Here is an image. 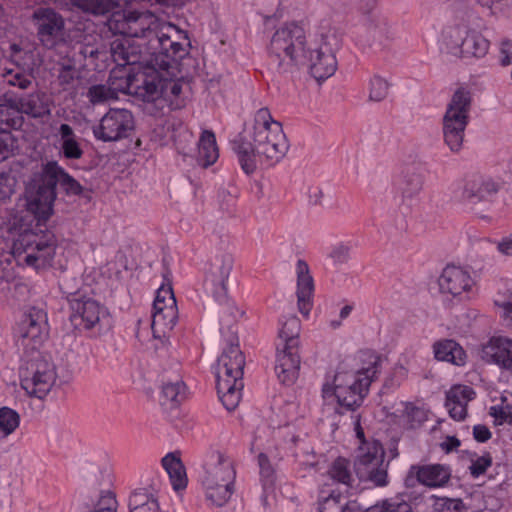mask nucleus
I'll use <instances>...</instances> for the list:
<instances>
[{"instance_id":"f257e3e1","label":"nucleus","mask_w":512,"mask_h":512,"mask_svg":"<svg viewBox=\"0 0 512 512\" xmlns=\"http://www.w3.org/2000/svg\"><path fill=\"white\" fill-rule=\"evenodd\" d=\"M109 28L120 35L111 43V56L117 65L156 61L160 68L169 69L188 54L187 33L148 11L114 14Z\"/></svg>"},{"instance_id":"f03ea898","label":"nucleus","mask_w":512,"mask_h":512,"mask_svg":"<svg viewBox=\"0 0 512 512\" xmlns=\"http://www.w3.org/2000/svg\"><path fill=\"white\" fill-rule=\"evenodd\" d=\"M339 45L340 37L334 29H323L308 39L301 25L289 22L274 32L269 50L280 61L288 59L295 65H307L310 74L322 81L337 69L335 51Z\"/></svg>"},{"instance_id":"7ed1b4c3","label":"nucleus","mask_w":512,"mask_h":512,"mask_svg":"<svg viewBox=\"0 0 512 512\" xmlns=\"http://www.w3.org/2000/svg\"><path fill=\"white\" fill-rule=\"evenodd\" d=\"M353 362H342L333 374L325 376L322 385L324 406L338 414L362 405L370 384L380 373L382 360L375 352L362 351Z\"/></svg>"},{"instance_id":"20e7f679","label":"nucleus","mask_w":512,"mask_h":512,"mask_svg":"<svg viewBox=\"0 0 512 512\" xmlns=\"http://www.w3.org/2000/svg\"><path fill=\"white\" fill-rule=\"evenodd\" d=\"M288 149L282 124L272 118L268 108H260L254 115L249 139L241 140L235 151L242 170L249 175L258 167L275 165Z\"/></svg>"},{"instance_id":"39448f33","label":"nucleus","mask_w":512,"mask_h":512,"mask_svg":"<svg viewBox=\"0 0 512 512\" xmlns=\"http://www.w3.org/2000/svg\"><path fill=\"white\" fill-rule=\"evenodd\" d=\"M8 238L10 252L20 265L41 269L50 265L55 256L56 239L50 231L12 226Z\"/></svg>"},{"instance_id":"423d86ee","label":"nucleus","mask_w":512,"mask_h":512,"mask_svg":"<svg viewBox=\"0 0 512 512\" xmlns=\"http://www.w3.org/2000/svg\"><path fill=\"white\" fill-rule=\"evenodd\" d=\"M236 470L232 459L213 452L204 466L201 487L206 501L215 507L225 506L235 493Z\"/></svg>"},{"instance_id":"0eeeda50","label":"nucleus","mask_w":512,"mask_h":512,"mask_svg":"<svg viewBox=\"0 0 512 512\" xmlns=\"http://www.w3.org/2000/svg\"><path fill=\"white\" fill-rule=\"evenodd\" d=\"M245 358L238 344H231L224 349L216 366V387L224 407L232 411L242 398L243 370Z\"/></svg>"},{"instance_id":"6e6552de","label":"nucleus","mask_w":512,"mask_h":512,"mask_svg":"<svg viewBox=\"0 0 512 512\" xmlns=\"http://www.w3.org/2000/svg\"><path fill=\"white\" fill-rule=\"evenodd\" d=\"M357 436L362 441L354 461V471L361 481H369L375 486L383 487L388 484L385 452L380 442H366L364 433L357 423Z\"/></svg>"},{"instance_id":"1a4fd4ad","label":"nucleus","mask_w":512,"mask_h":512,"mask_svg":"<svg viewBox=\"0 0 512 512\" xmlns=\"http://www.w3.org/2000/svg\"><path fill=\"white\" fill-rule=\"evenodd\" d=\"M470 108V92L465 88L457 89L443 117L444 141L453 152L459 151L462 147L465 129L469 122Z\"/></svg>"},{"instance_id":"9d476101","label":"nucleus","mask_w":512,"mask_h":512,"mask_svg":"<svg viewBox=\"0 0 512 512\" xmlns=\"http://www.w3.org/2000/svg\"><path fill=\"white\" fill-rule=\"evenodd\" d=\"M442 43L451 54L463 58H483L490 48V41L480 31L467 26L444 29Z\"/></svg>"},{"instance_id":"9b49d317","label":"nucleus","mask_w":512,"mask_h":512,"mask_svg":"<svg viewBox=\"0 0 512 512\" xmlns=\"http://www.w3.org/2000/svg\"><path fill=\"white\" fill-rule=\"evenodd\" d=\"M151 63L143 64H124L125 66H131L132 68L126 73L125 76L117 78H109L110 87H120L117 89L118 93L134 94L143 101L149 102L151 99L157 97V90L155 85L152 83V79L149 78L148 67Z\"/></svg>"},{"instance_id":"f8f14e48","label":"nucleus","mask_w":512,"mask_h":512,"mask_svg":"<svg viewBox=\"0 0 512 512\" xmlns=\"http://www.w3.org/2000/svg\"><path fill=\"white\" fill-rule=\"evenodd\" d=\"M68 296L71 315L70 320L77 328L92 329L103 322H108L109 314L96 300L71 291H64Z\"/></svg>"},{"instance_id":"ddd939ff","label":"nucleus","mask_w":512,"mask_h":512,"mask_svg":"<svg viewBox=\"0 0 512 512\" xmlns=\"http://www.w3.org/2000/svg\"><path fill=\"white\" fill-rule=\"evenodd\" d=\"M178 318L176 299L170 285H162L156 293L152 310V331L161 338L175 326Z\"/></svg>"},{"instance_id":"4468645a","label":"nucleus","mask_w":512,"mask_h":512,"mask_svg":"<svg viewBox=\"0 0 512 512\" xmlns=\"http://www.w3.org/2000/svg\"><path fill=\"white\" fill-rule=\"evenodd\" d=\"M134 127L133 116L127 109H110L92 128L96 139L103 142L127 137Z\"/></svg>"},{"instance_id":"2eb2a0df","label":"nucleus","mask_w":512,"mask_h":512,"mask_svg":"<svg viewBox=\"0 0 512 512\" xmlns=\"http://www.w3.org/2000/svg\"><path fill=\"white\" fill-rule=\"evenodd\" d=\"M29 375L23 378V389L30 395L39 399L44 398L56 381V369L48 359L39 356L29 366Z\"/></svg>"},{"instance_id":"dca6fc26","label":"nucleus","mask_w":512,"mask_h":512,"mask_svg":"<svg viewBox=\"0 0 512 512\" xmlns=\"http://www.w3.org/2000/svg\"><path fill=\"white\" fill-rule=\"evenodd\" d=\"M49 336L47 313L40 308L31 307L19 325L21 345L30 350L39 349Z\"/></svg>"},{"instance_id":"f3484780","label":"nucleus","mask_w":512,"mask_h":512,"mask_svg":"<svg viewBox=\"0 0 512 512\" xmlns=\"http://www.w3.org/2000/svg\"><path fill=\"white\" fill-rule=\"evenodd\" d=\"M37 38L47 49L56 47L63 40L65 22L63 17L51 8H38L32 14Z\"/></svg>"},{"instance_id":"a211bd4d","label":"nucleus","mask_w":512,"mask_h":512,"mask_svg":"<svg viewBox=\"0 0 512 512\" xmlns=\"http://www.w3.org/2000/svg\"><path fill=\"white\" fill-rule=\"evenodd\" d=\"M180 60L175 61L174 68L162 69L156 64V61H153L148 67L149 78L153 80L152 83L158 92L157 97L148 103H155L158 109H163L171 101V97H178L181 94L182 83L179 80L169 79V77L177 75Z\"/></svg>"},{"instance_id":"6ab92c4d","label":"nucleus","mask_w":512,"mask_h":512,"mask_svg":"<svg viewBox=\"0 0 512 512\" xmlns=\"http://www.w3.org/2000/svg\"><path fill=\"white\" fill-rule=\"evenodd\" d=\"M440 292L452 297H468L475 286V281L469 271L455 265H447L439 279Z\"/></svg>"},{"instance_id":"aec40b11","label":"nucleus","mask_w":512,"mask_h":512,"mask_svg":"<svg viewBox=\"0 0 512 512\" xmlns=\"http://www.w3.org/2000/svg\"><path fill=\"white\" fill-rule=\"evenodd\" d=\"M233 257L229 254L216 256L206 274L204 286L213 294L216 300H222L227 293V283L233 268Z\"/></svg>"},{"instance_id":"412c9836","label":"nucleus","mask_w":512,"mask_h":512,"mask_svg":"<svg viewBox=\"0 0 512 512\" xmlns=\"http://www.w3.org/2000/svg\"><path fill=\"white\" fill-rule=\"evenodd\" d=\"M478 355L485 363L512 372V339L493 336L480 345Z\"/></svg>"},{"instance_id":"4be33fe9","label":"nucleus","mask_w":512,"mask_h":512,"mask_svg":"<svg viewBox=\"0 0 512 512\" xmlns=\"http://www.w3.org/2000/svg\"><path fill=\"white\" fill-rule=\"evenodd\" d=\"M55 198L56 191L50 183L42 179L41 173L40 182L27 189V208L39 219H47L52 213Z\"/></svg>"},{"instance_id":"5701e85b","label":"nucleus","mask_w":512,"mask_h":512,"mask_svg":"<svg viewBox=\"0 0 512 512\" xmlns=\"http://www.w3.org/2000/svg\"><path fill=\"white\" fill-rule=\"evenodd\" d=\"M299 348L288 349L277 345L275 372L279 381L285 385L293 384L299 375Z\"/></svg>"},{"instance_id":"b1692460","label":"nucleus","mask_w":512,"mask_h":512,"mask_svg":"<svg viewBox=\"0 0 512 512\" xmlns=\"http://www.w3.org/2000/svg\"><path fill=\"white\" fill-rule=\"evenodd\" d=\"M476 396L472 387L467 385H454L446 392L445 407L450 417L462 421L467 416V406Z\"/></svg>"},{"instance_id":"393cba45","label":"nucleus","mask_w":512,"mask_h":512,"mask_svg":"<svg viewBox=\"0 0 512 512\" xmlns=\"http://www.w3.org/2000/svg\"><path fill=\"white\" fill-rule=\"evenodd\" d=\"M297 272V302L298 309L302 315L307 317L313 306L314 281L310 275L308 264L303 260H298L296 265Z\"/></svg>"},{"instance_id":"a878e982","label":"nucleus","mask_w":512,"mask_h":512,"mask_svg":"<svg viewBox=\"0 0 512 512\" xmlns=\"http://www.w3.org/2000/svg\"><path fill=\"white\" fill-rule=\"evenodd\" d=\"M42 179L53 186L56 191L57 184L68 194L79 195L82 192V186L57 161H48L42 165Z\"/></svg>"},{"instance_id":"bb28decb","label":"nucleus","mask_w":512,"mask_h":512,"mask_svg":"<svg viewBox=\"0 0 512 512\" xmlns=\"http://www.w3.org/2000/svg\"><path fill=\"white\" fill-rule=\"evenodd\" d=\"M416 478L424 486L438 488L445 486L451 477V470L442 464L413 466Z\"/></svg>"},{"instance_id":"cd10ccee","label":"nucleus","mask_w":512,"mask_h":512,"mask_svg":"<svg viewBox=\"0 0 512 512\" xmlns=\"http://www.w3.org/2000/svg\"><path fill=\"white\" fill-rule=\"evenodd\" d=\"M498 189V184L493 179L477 177L466 183L463 197L471 202H477L495 194Z\"/></svg>"},{"instance_id":"c85d7f7f","label":"nucleus","mask_w":512,"mask_h":512,"mask_svg":"<svg viewBox=\"0 0 512 512\" xmlns=\"http://www.w3.org/2000/svg\"><path fill=\"white\" fill-rule=\"evenodd\" d=\"M433 352L438 360L457 366H462L466 363L467 356L464 349L454 340L444 339L436 342L433 345Z\"/></svg>"},{"instance_id":"c756f323","label":"nucleus","mask_w":512,"mask_h":512,"mask_svg":"<svg viewBox=\"0 0 512 512\" xmlns=\"http://www.w3.org/2000/svg\"><path fill=\"white\" fill-rule=\"evenodd\" d=\"M17 110L33 118H41L50 114L47 96L42 92L31 93L17 102Z\"/></svg>"},{"instance_id":"7c9ffc66","label":"nucleus","mask_w":512,"mask_h":512,"mask_svg":"<svg viewBox=\"0 0 512 512\" xmlns=\"http://www.w3.org/2000/svg\"><path fill=\"white\" fill-rule=\"evenodd\" d=\"M58 136L60 152L65 158L77 160L82 157L83 150L70 125L65 123L61 124L58 129Z\"/></svg>"},{"instance_id":"2f4dec72","label":"nucleus","mask_w":512,"mask_h":512,"mask_svg":"<svg viewBox=\"0 0 512 512\" xmlns=\"http://www.w3.org/2000/svg\"><path fill=\"white\" fill-rule=\"evenodd\" d=\"M219 157L215 134L210 130H204L198 141L197 160L203 167H208L216 162Z\"/></svg>"},{"instance_id":"473e14b6","label":"nucleus","mask_w":512,"mask_h":512,"mask_svg":"<svg viewBox=\"0 0 512 512\" xmlns=\"http://www.w3.org/2000/svg\"><path fill=\"white\" fill-rule=\"evenodd\" d=\"M162 466L174 490H182L187 486L186 471L179 457L173 453L167 454L162 458Z\"/></svg>"},{"instance_id":"72a5a7b5","label":"nucleus","mask_w":512,"mask_h":512,"mask_svg":"<svg viewBox=\"0 0 512 512\" xmlns=\"http://www.w3.org/2000/svg\"><path fill=\"white\" fill-rule=\"evenodd\" d=\"M301 330L300 320L296 316H289L281 321L279 339L281 347L288 349L299 348V334Z\"/></svg>"},{"instance_id":"f704fd0d","label":"nucleus","mask_w":512,"mask_h":512,"mask_svg":"<svg viewBox=\"0 0 512 512\" xmlns=\"http://www.w3.org/2000/svg\"><path fill=\"white\" fill-rule=\"evenodd\" d=\"M130 512H160L155 496L145 489H139L129 498Z\"/></svg>"},{"instance_id":"c9c22d12","label":"nucleus","mask_w":512,"mask_h":512,"mask_svg":"<svg viewBox=\"0 0 512 512\" xmlns=\"http://www.w3.org/2000/svg\"><path fill=\"white\" fill-rule=\"evenodd\" d=\"M423 188V177L417 172L403 174L398 183V190L405 199H412L417 196Z\"/></svg>"},{"instance_id":"e433bc0d","label":"nucleus","mask_w":512,"mask_h":512,"mask_svg":"<svg viewBox=\"0 0 512 512\" xmlns=\"http://www.w3.org/2000/svg\"><path fill=\"white\" fill-rule=\"evenodd\" d=\"M118 89H121L118 87ZM86 97L92 105L104 104L110 100L117 99V88L108 84H96L88 88Z\"/></svg>"},{"instance_id":"4c0bfd02","label":"nucleus","mask_w":512,"mask_h":512,"mask_svg":"<svg viewBox=\"0 0 512 512\" xmlns=\"http://www.w3.org/2000/svg\"><path fill=\"white\" fill-rule=\"evenodd\" d=\"M186 395V386L182 381L168 382L162 387L161 401L163 405L177 406Z\"/></svg>"},{"instance_id":"58836bf2","label":"nucleus","mask_w":512,"mask_h":512,"mask_svg":"<svg viewBox=\"0 0 512 512\" xmlns=\"http://www.w3.org/2000/svg\"><path fill=\"white\" fill-rule=\"evenodd\" d=\"M58 82L64 91L76 92L80 83V71L71 64H63L59 70Z\"/></svg>"},{"instance_id":"ea45409f","label":"nucleus","mask_w":512,"mask_h":512,"mask_svg":"<svg viewBox=\"0 0 512 512\" xmlns=\"http://www.w3.org/2000/svg\"><path fill=\"white\" fill-rule=\"evenodd\" d=\"M71 5L83 12L94 15L108 13L114 6L113 0H69Z\"/></svg>"},{"instance_id":"a19ab883","label":"nucleus","mask_w":512,"mask_h":512,"mask_svg":"<svg viewBox=\"0 0 512 512\" xmlns=\"http://www.w3.org/2000/svg\"><path fill=\"white\" fill-rule=\"evenodd\" d=\"M22 124L23 118L16 106L14 107L8 103L0 104V127L9 131V129L20 128Z\"/></svg>"},{"instance_id":"79ce46f5","label":"nucleus","mask_w":512,"mask_h":512,"mask_svg":"<svg viewBox=\"0 0 512 512\" xmlns=\"http://www.w3.org/2000/svg\"><path fill=\"white\" fill-rule=\"evenodd\" d=\"M328 473L333 480L346 486L352 485L353 477L349 469V461L345 458H337L332 463Z\"/></svg>"},{"instance_id":"37998d69","label":"nucleus","mask_w":512,"mask_h":512,"mask_svg":"<svg viewBox=\"0 0 512 512\" xmlns=\"http://www.w3.org/2000/svg\"><path fill=\"white\" fill-rule=\"evenodd\" d=\"M2 78L6 84L23 90L29 88L32 84V76L18 67L12 69L5 68Z\"/></svg>"},{"instance_id":"c03bdc74","label":"nucleus","mask_w":512,"mask_h":512,"mask_svg":"<svg viewBox=\"0 0 512 512\" xmlns=\"http://www.w3.org/2000/svg\"><path fill=\"white\" fill-rule=\"evenodd\" d=\"M19 424L20 416L15 410L9 407L0 408V432L3 436L12 434Z\"/></svg>"},{"instance_id":"a18cd8bd","label":"nucleus","mask_w":512,"mask_h":512,"mask_svg":"<svg viewBox=\"0 0 512 512\" xmlns=\"http://www.w3.org/2000/svg\"><path fill=\"white\" fill-rule=\"evenodd\" d=\"M389 91V83L386 79L375 75L369 83V99L371 101L380 102L384 100Z\"/></svg>"},{"instance_id":"49530a36","label":"nucleus","mask_w":512,"mask_h":512,"mask_svg":"<svg viewBox=\"0 0 512 512\" xmlns=\"http://www.w3.org/2000/svg\"><path fill=\"white\" fill-rule=\"evenodd\" d=\"M258 464L260 468V478L263 485L264 490H268L272 488L275 480V471L268 457L261 453L258 456Z\"/></svg>"},{"instance_id":"de8ad7c7","label":"nucleus","mask_w":512,"mask_h":512,"mask_svg":"<svg viewBox=\"0 0 512 512\" xmlns=\"http://www.w3.org/2000/svg\"><path fill=\"white\" fill-rule=\"evenodd\" d=\"M403 409L401 410L400 422L410 428L415 427L423 420V412L419 408L409 403H401Z\"/></svg>"},{"instance_id":"09e8293b","label":"nucleus","mask_w":512,"mask_h":512,"mask_svg":"<svg viewBox=\"0 0 512 512\" xmlns=\"http://www.w3.org/2000/svg\"><path fill=\"white\" fill-rule=\"evenodd\" d=\"M478 4L490 10L493 15H506L512 11V0H476Z\"/></svg>"},{"instance_id":"8fccbe9b","label":"nucleus","mask_w":512,"mask_h":512,"mask_svg":"<svg viewBox=\"0 0 512 512\" xmlns=\"http://www.w3.org/2000/svg\"><path fill=\"white\" fill-rule=\"evenodd\" d=\"M463 502L460 499L446 497L436 498L433 504V512H463Z\"/></svg>"},{"instance_id":"3c124183","label":"nucleus","mask_w":512,"mask_h":512,"mask_svg":"<svg viewBox=\"0 0 512 512\" xmlns=\"http://www.w3.org/2000/svg\"><path fill=\"white\" fill-rule=\"evenodd\" d=\"M380 512H414L411 505L399 498L384 500L379 505Z\"/></svg>"},{"instance_id":"603ef678","label":"nucleus","mask_w":512,"mask_h":512,"mask_svg":"<svg viewBox=\"0 0 512 512\" xmlns=\"http://www.w3.org/2000/svg\"><path fill=\"white\" fill-rule=\"evenodd\" d=\"M117 501L114 494L110 491L101 493L99 500L94 505L93 509L101 512H116Z\"/></svg>"},{"instance_id":"864d4df0","label":"nucleus","mask_w":512,"mask_h":512,"mask_svg":"<svg viewBox=\"0 0 512 512\" xmlns=\"http://www.w3.org/2000/svg\"><path fill=\"white\" fill-rule=\"evenodd\" d=\"M498 425L507 423L512 426V410L509 406H492L489 413Z\"/></svg>"},{"instance_id":"5fc2aeb1","label":"nucleus","mask_w":512,"mask_h":512,"mask_svg":"<svg viewBox=\"0 0 512 512\" xmlns=\"http://www.w3.org/2000/svg\"><path fill=\"white\" fill-rule=\"evenodd\" d=\"M492 464V459L490 455H483L477 457L475 460H472L469 470L473 477L477 478L480 475L484 474L488 467Z\"/></svg>"},{"instance_id":"6e6d98bb","label":"nucleus","mask_w":512,"mask_h":512,"mask_svg":"<svg viewBox=\"0 0 512 512\" xmlns=\"http://www.w3.org/2000/svg\"><path fill=\"white\" fill-rule=\"evenodd\" d=\"M15 180L8 174H0V202H5L14 192Z\"/></svg>"},{"instance_id":"4d7b16f0","label":"nucleus","mask_w":512,"mask_h":512,"mask_svg":"<svg viewBox=\"0 0 512 512\" xmlns=\"http://www.w3.org/2000/svg\"><path fill=\"white\" fill-rule=\"evenodd\" d=\"M13 148V138L9 131L0 127V159H5Z\"/></svg>"},{"instance_id":"13d9d810","label":"nucleus","mask_w":512,"mask_h":512,"mask_svg":"<svg viewBox=\"0 0 512 512\" xmlns=\"http://www.w3.org/2000/svg\"><path fill=\"white\" fill-rule=\"evenodd\" d=\"M495 304L501 308V316L507 322V325L512 326V293L505 299L495 300Z\"/></svg>"},{"instance_id":"bf43d9fd","label":"nucleus","mask_w":512,"mask_h":512,"mask_svg":"<svg viewBox=\"0 0 512 512\" xmlns=\"http://www.w3.org/2000/svg\"><path fill=\"white\" fill-rule=\"evenodd\" d=\"M339 495H334L331 493L329 496L324 497L322 501L319 502L318 512H325L326 510L339 512L340 507L338 506Z\"/></svg>"},{"instance_id":"052dcab7","label":"nucleus","mask_w":512,"mask_h":512,"mask_svg":"<svg viewBox=\"0 0 512 512\" xmlns=\"http://www.w3.org/2000/svg\"><path fill=\"white\" fill-rule=\"evenodd\" d=\"M500 63L502 66L512 63V42L510 40H503L500 43Z\"/></svg>"},{"instance_id":"680f3d73","label":"nucleus","mask_w":512,"mask_h":512,"mask_svg":"<svg viewBox=\"0 0 512 512\" xmlns=\"http://www.w3.org/2000/svg\"><path fill=\"white\" fill-rule=\"evenodd\" d=\"M497 251L507 257H512V235L501 238L496 242Z\"/></svg>"},{"instance_id":"e2e57ef3","label":"nucleus","mask_w":512,"mask_h":512,"mask_svg":"<svg viewBox=\"0 0 512 512\" xmlns=\"http://www.w3.org/2000/svg\"><path fill=\"white\" fill-rule=\"evenodd\" d=\"M330 257L337 263H344L348 260L349 249L344 245H338L332 249Z\"/></svg>"},{"instance_id":"0e129e2a","label":"nucleus","mask_w":512,"mask_h":512,"mask_svg":"<svg viewBox=\"0 0 512 512\" xmlns=\"http://www.w3.org/2000/svg\"><path fill=\"white\" fill-rule=\"evenodd\" d=\"M474 438L478 442H486L491 438V432L485 425H475L473 428Z\"/></svg>"},{"instance_id":"69168bd1","label":"nucleus","mask_w":512,"mask_h":512,"mask_svg":"<svg viewBox=\"0 0 512 512\" xmlns=\"http://www.w3.org/2000/svg\"><path fill=\"white\" fill-rule=\"evenodd\" d=\"M80 54L84 57V58H97L98 55L100 54V50L98 47H95L93 45H90V44H83L80 48Z\"/></svg>"},{"instance_id":"338daca9","label":"nucleus","mask_w":512,"mask_h":512,"mask_svg":"<svg viewBox=\"0 0 512 512\" xmlns=\"http://www.w3.org/2000/svg\"><path fill=\"white\" fill-rule=\"evenodd\" d=\"M460 446V441L455 437H447L445 442L442 444L443 449L447 452L452 451Z\"/></svg>"},{"instance_id":"774afa93","label":"nucleus","mask_w":512,"mask_h":512,"mask_svg":"<svg viewBox=\"0 0 512 512\" xmlns=\"http://www.w3.org/2000/svg\"><path fill=\"white\" fill-rule=\"evenodd\" d=\"M352 310L353 307L351 305H345L344 307H342L339 314L340 319H346L351 314Z\"/></svg>"}]
</instances>
